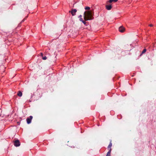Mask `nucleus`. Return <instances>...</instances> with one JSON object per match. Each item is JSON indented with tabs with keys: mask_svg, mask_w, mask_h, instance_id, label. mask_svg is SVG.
<instances>
[{
	"mask_svg": "<svg viewBox=\"0 0 156 156\" xmlns=\"http://www.w3.org/2000/svg\"><path fill=\"white\" fill-rule=\"evenodd\" d=\"M25 19H23L21 23H22L23 22H24L25 21Z\"/></svg>",
	"mask_w": 156,
	"mask_h": 156,
	"instance_id": "dca6fc26",
	"label": "nucleus"
},
{
	"mask_svg": "<svg viewBox=\"0 0 156 156\" xmlns=\"http://www.w3.org/2000/svg\"><path fill=\"white\" fill-rule=\"evenodd\" d=\"M118 1V0H109L108 2H110V3H111L112 2H117V1Z\"/></svg>",
	"mask_w": 156,
	"mask_h": 156,
	"instance_id": "9d476101",
	"label": "nucleus"
},
{
	"mask_svg": "<svg viewBox=\"0 0 156 156\" xmlns=\"http://www.w3.org/2000/svg\"><path fill=\"white\" fill-rule=\"evenodd\" d=\"M85 9L86 10L83 14V17L84 19L86 21L92 20L94 19V9H90V7L86 6L85 7Z\"/></svg>",
	"mask_w": 156,
	"mask_h": 156,
	"instance_id": "f257e3e1",
	"label": "nucleus"
},
{
	"mask_svg": "<svg viewBox=\"0 0 156 156\" xmlns=\"http://www.w3.org/2000/svg\"><path fill=\"white\" fill-rule=\"evenodd\" d=\"M82 22V23H83L85 25H86V22L85 21H84V20H83V21Z\"/></svg>",
	"mask_w": 156,
	"mask_h": 156,
	"instance_id": "ddd939ff",
	"label": "nucleus"
},
{
	"mask_svg": "<svg viewBox=\"0 0 156 156\" xmlns=\"http://www.w3.org/2000/svg\"><path fill=\"white\" fill-rule=\"evenodd\" d=\"M82 17V16L81 15H80L79 16H78V18H81V17Z\"/></svg>",
	"mask_w": 156,
	"mask_h": 156,
	"instance_id": "2eb2a0df",
	"label": "nucleus"
},
{
	"mask_svg": "<svg viewBox=\"0 0 156 156\" xmlns=\"http://www.w3.org/2000/svg\"><path fill=\"white\" fill-rule=\"evenodd\" d=\"M17 95L18 96L20 97H21L22 95V93L21 91H19Z\"/></svg>",
	"mask_w": 156,
	"mask_h": 156,
	"instance_id": "6e6552de",
	"label": "nucleus"
},
{
	"mask_svg": "<svg viewBox=\"0 0 156 156\" xmlns=\"http://www.w3.org/2000/svg\"><path fill=\"white\" fill-rule=\"evenodd\" d=\"M42 59L43 60H46L47 59V57L46 56L42 57Z\"/></svg>",
	"mask_w": 156,
	"mask_h": 156,
	"instance_id": "f8f14e48",
	"label": "nucleus"
},
{
	"mask_svg": "<svg viewBox=\"0 0 156 156\" xmlns=\"http://www.w3.org/2000/svg\"><path fill=\"white\" fill-rule=\"evenodd\" d=\"M33 118V117L32 116H30L29 118H27V123L28 124H29L31 122V120Z\"/></svg>",
	"mask_w": 156,
	"mask_h": 156,
	"instance_id": "7ed1b4c3",
	"label": "nucleus"
},
{
	"mask_svg": "<svg viewBox=\"0 0 156 156\" xmlns=\"http://www.w3.org/2000/svg\"><path fill=\"white\" fill-rule=\"evenodd\" d=\"M79 20L80 21L82 22L83 20V19H82V18H80Z\"/></svg>",
	"mask_w": 156,
	"mask_h": 156,
	"instance_id": "4468645a",
	"label": "nucleus"
},
{
	"mask_svg": "<svg viewBox=\"0 0 156 156\" xmlns=\"http://www.w3.org/2000/svg\"><path fill=\"white\" fill-rule=\"evenodd\" d=\"M112 143H111V142H110V143H109L108 146V149H111V147L112 146Z\"/></svg>",
	"mask_w": 156,
	"mask_h": 156,
	"instance_id": "1a4fd4ad",
	"label": "nucleus"
},
{
	"mask_svg": "<svg viewBox=\"0 0 156 156\" xmlns=\"http://www.w3.org/2000/svg\"><path fill=\"white\" fill-rule=\"evenodd\" d=\"M146 51V49H144L142 51V52L140 55V56H141L142 55V54H143Z\"/></svg>",
	"mask_w": 156,
	"mask_h": 156,
	"instance_id": "9b49d317",
	"label": "nucleus"
},
{
	"mask_svg": "<svg viewBox=\"0 0 156 156\" xmlns=\"http://www.w3.org/2000/svg\"><path fill=\"white\" fill-rule=\"evenodd\" d=\"M106 9L108 10H110L111 9L112 6L111 5H106Z\"/></svg>",
	"mask_w": 156,
	"mask_h": 156,
	"instance_id": "423d86ee",
	"label": "nucleus"
},
{
	"mask_svg": "<svg viewBox=\"0 0 156 156\" xmlns=\"http://www.w3.org/2000/svg\"><path fill=\"white\" fill-rule=\"evenodd\" d=\"M76 11L77 10L76 9H74L72 10L71 11H69V12H71L72 16H75L76 14Z\"/></svg>",
	"mask_w": 156,
	"mask_h": 156,
	"instance_id": "20e7f679",
	"label": "nucleus"
},
{
	"mask_svg": "<svg viewBox=\"0 0 156 156\" xmlns=\"http://www.w3.org/2000/svg\"><path fill=\"white\" fill-rule=\"evenodd\" d=\"M125 28L122 26H121L119 28V30L121 33L125 31Z\"/></svg>",
	"mask_w": 156,
	"mask_h": 156,
	"instance_id": "39448f33",
	"label": "nucleus"
},
{
	"mask_svg": "<svg viewBox=\"0 0 156 156\" xmlns=\"http://www.w3.org/2000/svg\"><path fill=\"white\" fill-rule=\"evenodd\" d=\"M111 149H109V151L108 152L107 154V155L106 156H110V153L111 151Z\"/></svg>",
	"mask_w": 156,
	"mask_h": 156,
	"instance_id": "0eeeda50",
	"label": "nucleus"
},
{
	"mask_svg": "<svg viewBox=\"0 0 156 156\" xmlns=\"http://www.w3.org/2000/svg\"><path fill=\"white\" fill-rule=\"evenodd\" d=\"M14 145L16 147H19V146L20 145V141L19 140H16L14 141Z\"/></svg>",
	"mask_w": 156,
	"mask_h": 156,
	"instance_id": "f03ea898",
	"label": "nucleus"
},
{
	"mask_svg": "<svg viewBox=\"0 0 156 156\" xmlns=\"http://www.w3.org/2000/svg\"><path fill=\"white\" fill-rule=\"evenodd\" d=\"M41 55L43 57V53H41Z\"/></svg>",
	"mask_w": 156,
	"mask_h": 156,
	"instance_id": "a211bd4d",
	"label": "nucleus"
},
{
	"mask_svg": "<svg viewBox=\"0 0 156 156\" xmlns=\"http://www.w3.org/2000/svg\"><path fill=\"white\" fill-rule=\"evenodd\" d=\"M149 26H150V27H152V26H153V25H152V24H150V25H149Z\"/></svg>",
	"mask_w": 156,
	"mask_h": 156,
	"instance_id": "f3484780",
	"label": "nucleus"
}]
</instances>
